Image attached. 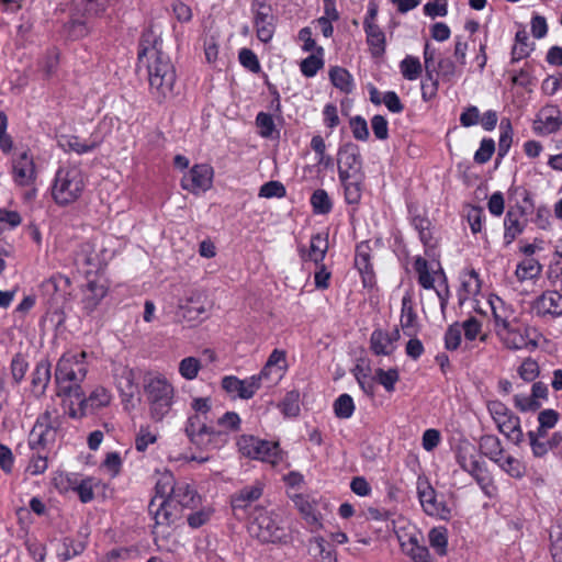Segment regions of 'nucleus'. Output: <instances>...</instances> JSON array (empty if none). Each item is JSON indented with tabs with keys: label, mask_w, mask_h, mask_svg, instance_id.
<instances>
[{
	"label": "nucleus",
	"mask_w": 562,
	"mask_h": 562,
	"mask_svg": "<svg viewBox=\"0 0 562 562\" xmlns=\"http://www.w3.org/2000/svg\"><path fill=\"white\" fill-rule=\"evenodd\" d=\"M143 393L148 413L154 422H161L175 403V387L168 379L158 372L143 374Z\"/></svg>",
	"instance_id": "nucleus-1"
},
{
	"label": "nucleus",
	"mask_w": 562,
	"mask_h": 562,
	"mask_svg": "<svg viewBox=\"0 0 562 562\" xmlns=\"http://www.w3.org/2000/svg\"><path fill=\"white\" fill-rule=\"evenodd\" d=\"M155 40L151 48L143 47V57L147 60L149 91L160 103L171 91L175 82V71L168 56L157 48Z\"/></svg>",
	"instance_id": "nucleus-2"
},
{
	"label": "nucleus",
	"mask_w": 562,
	"mask_h": 562,
	"mask_svg": "<svg viewBox=\"0 0 562 562\" xmlns=\"http://www.w3.org/2000/svg\"><path fill=\"white\" fill-rule=\"evenodd\" d=\"M176 482L171 473H164L155 483V496L148 505V514L155 525H170L175 521V514L168 509L169 497L172 495Z\"/></svg>",
	"instance_id": "nucleus-3"
},
{
	"label": "nucleus",
	"mask_w": 562,
	"mask_h": 562,
	"mask_svg": "<svg viewBox=\"0 0 562 562\" xmlns=\"http://www.w3.org/2000/svg\"><path fill=\"white\" fill-rule=\"evenodd\" d=\"M83 180L75 169H58L56 172L52 194L58 205L65 206L75 202L83 190Z\"/></svg>",
	"instance_id": "nucleus-4"
},
{
	"label": "nucleus",
	"mask_w": 562,
	"mask_h": 562,
	"mask_svg": "<svg viewBox=\"0 0 562 562\" xmlns=\"http://www.w3.org/2000/svg\"><path fill=\"white\" fill-rule=\"evenodd\" d=\"M487 408L498 430L514 445L520 446L524 441L520 418L499 401L490 402Z\"/></svg>",
	"instance_id": "nucleus-5"
},
{
	"label": "nucleus",
	"mask_w": 562,
	"mask_h": 562,
	"mask_svg": "<svg viewBox=\"0 0 562 562\" xmlns=\"http://www.w3.org/2000/svg\"><path fill=\"white\" fill-rule=\"evenodd\" d=\"M237 446L244 457L272 464L279 461L280 447L278 442L263 440L252 435H241Z\"/></svg>",
	"instance_id": "nucleus-6"
},
{
	"label": "nucleus",
	"mask_w": 562,
	"mask_h": 562,
	"mask_svg": "<svg viewBox=\"0 0 562 562\" xmlns=\"http://www.w3.org/2000/svg\"><path fill=\"white\" fill-rule=\"evenodd\" d=\"M339 180L348 178L364 179L359 146L348 142L341 145L337 154Z\"/></svg>",
	"instance_id": "nucleus-7"
},
{
	"label": "nucleus",
	"mask_w": 562,
	"mask_h": 562,
	"mask_svg": "<svg viewBox=\"0 0 562 562\" xmlns=\"http://www.w3.org/2000/svg\"><path fill=\"white\" fill-rule=\"evenodd\" d=\"M104 248L97 249L93 240H86L78 245L74 251V261L79 269H83L87 276L99 273L106 266Z\"/></svg>",
	"instance_id": "nucleus-8"
},
{
	"label": "nucleus",
	"mask_w": 562,
	"mask_h": 562,
	"mask_svg": "<svg viewBox=\"0 0 562 562\" xmlns=\"http://www.w3.org/2000/svg\"><path fill=\"white\" fill-rule=\"evenodd\" d=\"M41 293L47 306H64L71 296V280L60 273L42 282Z\"/></svg>",
	"instance_id": "nucleus-9"
},
{
	"label": "nucleus",
	"mask_w": 562,
	"mask_h": 562,
	"mask_svg": "<svg viewBox=\"0 0 562 562\" xmlns=\"http://www.w3.org/2000/svg\"><path fill=\"white\" fill-rule=\"evenodd\" d=\"M251 11L258 40L262 43L270 42L276 30V18L272 7L266 0H254Z\"/></svg>",
	"instance_id": "nucleus-10"
},
{
	"label": "nucleus",
	"mask_w": 562,
	"mask_h": 562,
	"mask_svg": "<svg viewBox=\"0 0 562 562\" xmlns=\"http://www.w3.org/2000/svg\"><path fill=\"white\" fill-rule=\"evenodd\" d=\"M57 425L52 422V414L46 411L38 416L29 435V446L32 450L45 448L56 439Z\"/></svg>",
	"instance_id": "nucleus-11"
},
{
	"label": "nucleus",
	"mask_w": 562,
	"mask_h": 562,
	"mask_svg": "<svg viewBox=\"0 0 562 562\" xmlns=\"http://www.w3.org/2000/svg\"><path fill=\"white\" fill-rule=\"evenodd\" d=\"M250 531L261 541L276 543L282 540L284 531L277 521L268 514L260 513L255 517Z\"/></svg>",
	"instance_id": "nucleus-12"
},
{
	"label": "nucleus",
	"mask_w": 562,
	"mask_h": 562,
	"mask_svg": "<svg viewBox=\"0 0 562 562\" xmlns=\"http://www.w3.org/2000/svg\"><path fill=\"white\" fill-rule=\"evenodd\" d=\"M417 494L424 512L430 516H439L442 519H448L450 509L442 502H438L436 491L428 482H418Z\"/></svg>",
	"instance_id": "nucleus-13"
},
{
	"label": "nucleus",
	"mask_w": 562,
	"mask_h": 562,
	"mask_svg": "<svg viewBox=\"0 0 562 562\" xmlns=\"http://www.w3.org/2000/svg\"><path fill=\"white\" fill-rule=\"evenodd\" d=\"M213 169L206 164L194 165L181 180L182 189L190 192L205 191L212 184Z\"/></svg>",
	"instance_id": "nucleus-14"
},
{
	"label": "nucleus",
	"mask_w": 562,
	"mask_h": 562,
	"mask_svg": "<svg viewBox=\"0 0 562 562\" xmlns=\"http://www.w3.org/2000/svg\"><path fill=\"white\" fill-rule=\"evenodd\" d=\"M537 316L555 318L562 315V294L558 291H546L532 303Z\"/></svg>",
	"instance_id": "nucleus-15"
},
{
	"label": "nucleus",
	"mask_w": 562,
	"mask_h": 562,
	"mask_svg": "<svg viewBox=\"0 0 562 562\" xmlns=\"http://www.w3.org/2000/svg\"><path fill=\"white\" fill-rule=\"evenodd\" d=\"M201 504V496L196 490L187 482H177L169 497L168 509L177 508H196Z\"/></svg>",
	"instance_id": "nucleus-16"
},
{
	"label": "nucleus",
	"mask_w": 562,
	"mask_h": 562,
	"mask_svg": "<svg viewBox=\"0 0 562 562\" xmlns=\"http://www.w3.org/2000/svg\"><path fill=\"white\" fill-rule=\"evenodd\" d=\"M262 495V486L260 483L255 485L244 486L238 492L234 493L231 497V505L234 515L238 518L244 517L247 514L248 507L258 501Z\"/></svg>",
	"instance_id": "nucleus-17"
},
{
	"label": "nucleus",
	"mask_w": 562,
	"mask_h": 562,
	"mask_svg": "<svg viewBox=\"0 0 562 562\" xmlns=\"http://www.w3.org/2000/svg\"><path fill=\"white\" fill-rule=\"evenodd\" d=\"M13 180L20 187H26L31 184L35 179V165L33 157L27 150L22 151L13 160Z\"/></svg>",
	"instance_id": "nucleus-18"
},
{
	"label": "nucleus",
	"mask_w": 562,
	"mask_h": 562,
	"mask_svg": "<svg viewBox=\"0 0 562 562\" xmlns=\"http://www.w3.org/2000/svg\"><path fill=\"white\" fill-rule=\"evenodd\" d=\"M371 248L368 241H361L356 247L355 266L359 270L364 286L374 282L373 267L370 261Z\"/></svg>",
	"instance_id": "nucleus-19"
},
{
	"label": "nucleus",
	"mask_w": 562,
	"mask_h": 562,
	"mask_svg": "<svg viewBox=\"0 0 562 562\" xmlns=\"http://www.w3.org/2000/svg\"><path fill=\"white\" fill-rule=\"evenodd\" d=\"M454 458L459 467L467 473L473 472L484 463L479 460L475 446L468 440L460 441L456 446Z\"/></svg>",
	"instance_id": "nucleus-20"
},
{
	"label": "nucleus",
	"mask_w": 562,
	"mask_h": 562,
	"mask_svg": "<svg viewBox=\"0 0 562 562\" xmlns=\"http://www.w3.org/2000/svg\"><path fill=\"white\" fill-rule=\"evenodd\" d=\"M540 119L535 121L533 130L538 134L549 135L558 132L562 126L561 112L557 106L541 110Z\"/></svg>",
	"instance_id": "nucleus-21"
},
{
	"label": "nucleus",
	"mask_w": 562,
	"mask_h": 562,
	"mask_svg": "<svg viewBox=\"0 0 562 562\" xmlns=\"http://www.w3.org/2000/svg\"><path fill=\"white\" fill-rule=\"evenodd\" d=\"M89 537L88 527L80 528L77 532V538L65 537L61 541L63 551L58 555L68 561L77 555H80L87 548Z\"/></svg>",
	"instance_id": "nucleus-22"
},
{
	"label": "nucleus",
	"mask_w": 562,
	"mask_h": 562,
	"mask_svg": "<svg viewBox=\"0 0 562 562\" xmlns=\"http://www.w3.org/2000/svg\"><path fill=\"white\" fill-rule=\"evenodd\" d=\"M111 402V395L103 386L95 387L88 397L80 402L81 415L94 414Z\"/></svg>",
	"instance_id": "nucleus-23"
},
{
	"label": "nucleus",
	"mask_w": 562,
	"mask_h": 562,
	"mask_svg": "<svg viewBox=\"0 0 562 562\" xmlns=\"http://www.w3.org/2000/svg\"><path fill=\"white\" fill-rule=\"evenodd\" d=\"M108 288L103 283L91 280L87 284V291L82 299L83 310L90 314L92 313L100 302L105 297Z\"/></svg>",
	"instance_id": "nucleus-24"
},
{
	"label": "nucleus",
	"mask_w": 562,
	"mask_h": 562,
	"mask_svg": "<svg viewBox=\"0 0 562 562\" xmlns=\"http://www.w3.org/2000/svg\"><path fill=\"white\" fill-rule=\"evenodd\" d=\"M117 389L123 397V402H128L134 396L140 402V389L138 383L135 382V372L130 369H124L117 378Z\"/></svg>",
	"instance_id": "nucleus-25"
},
{
	"label": "nucleus",
	"mask_w": 562,
	"mask_h": 562,
	"mask_svg": "<svg viewBox=\"0 0 562 562\" xmlns=\"http://www.w3.org/2000/svg\"><path fill=\"white\" fill-rule=\"evenodd\" d=\"M479 451L492 462H498L504 454V447L495 435H483L479 439Z\"/></svg>",
	"instance_id": "nucleus-26"
},
{
	"label": "nucleus",
	"mask_w": 562,
	"mask_h": 562,
	"mask_svg": "<svg viewBox=\"0 0 562 562\" xmlns=\"http://www.w3.org/2000/svg\"><path fill=\"white\" fill-rule=\"evenodd\" d=\"M411 222L414 228L418 232L420 241L426 247L425 254L430 256V251L436 247V241L434 240L431 232V222L419 214H413Z\"/></svg>",
	"instance_id": "nucleus-27"
},
{
	"label": "nucleus",
	"mask_w": 562,
	"mask_h": 562,
	"mask_svg": "<svg viewBox=\"0 0 562 562\" xmlns=\"http://www.w3.org/2000/svg\"><path fill=\"white\" fill-rule=\"evenodd\" d=\"M367 34V43L370 47V52L372 57H381L385 53V34L379 27L378 24H367V27H363Z\"/></svg>",
	"instance_id": "nucleus-28"
},
{
	"label": "nucleus",
	"mask_w": 562,
	"mask_h": 562,
	"mask_svg": "<svg viewBox=\"0 0 562 562\" xmlns=\"http://www.w3.org/2000/svg\"><path fill=\"white\" fill-rule=\"evenodd\" d=\"M310 552L318 562H337L333 544L322 537H315L310 541Z\"/></svg>",
	"instance_id": "nucleus-29"
},
{
	"label": "nucleus",
	"mask_w": 562,
	"mask_h": 562,
	"mask_svg": "<svg viewBox=\"0 0 562 562\" xmlns=\"http://www.w3.org/2000/svg\"><path fill=\"white\" fill-rule=\"evenodd\" d=\"M201 447L212 446L213 448H220L228 440V431L217 429L214 426L203 424L201 425Z\"/></svg>",
	"instance_id": "nucleus-30"
},
{
	"label": "nucleus",
	"mask_w": 562,
	"mask_h": 562,
	"mask_svg": "<svg viewBox=\"0 0 562 562\" xmlns=\"http://www.w3.org/2000/svg\"><path fill=\"white\" fill-rule=\"evenodd\" d=\"M329 79L333 86L344 93H350L353 90V80L350 72L342 67H331L329 70Z\"/></svg>",
	"instance_id": "nucleus-31"
},
{
	"label": "nucleus",
	"mask_w": 562,
	"mask_h": 562,
	"mask_svg": "<svg viewBox=\"0 0 562 562\" xmlns=\"http://www.w3.org/2000/svg\"><path fill=\"white\" fill-rule=\"evenodd\" d=\"M542 266L535 258H526L517 265L515 276L520 282L540 277Z\"/></svg>",
	"instance_id": "nucleus-32"
},
{
	"label": "nucleus",
	"mask_w": 562,
	"mask_h": 562,
	"mask_svg": "<svg viewBox=\"0 0 562 562\" xmlns=\"http://www.w3.org/2000/svg\"><path fill=\"white\" fill-rule=\"evenodd\" d=\"M428 541L430 547L440 557L448 552V530L445 527L431 528L428 532Z\"/></svg>",
	"instance_id": "nucleus-33"
},
{
	"label": "nucleus",
	"mask_w": 562,
	"mask_h": 562,
	"mask_svg": "<svg viewBox=\"0 0 562 562\" xmlns=\"http://www.w3.org/2000/svg\"><path fill=\"white\" fill-rule=\"evenodd\" d=\"M323 55L324 48L317 47L314 54L310 55L308 57L304 58L301 61L300 68L305 77H314L317 74V71L324 67Z\"/></svg>",
	"instance_id": "nucleus-34"
},
{
	"label": "nucleus",
	"mask_w": 562,
	"mask_h": 562,
	"mask_svg": "<svg viewBox=\"0 0 562 562\" xmlns=\"http://www.w3.org/2000/svg\"><path fill=\"white\" fill-rule=\"evenodd\" d=\"M370 348L376 356H390L394 347H391L389 335L382 329H374L370 337Z\"/></svg>",
	"instance_id": "nucleus-35"
},
{
	"label": "nucleus",
	"mask_w": 562,
	"mask_h": 562,
	"mask_svg": "<svg viewBox=\"0 0 562 562\" xmlns=\"http://www.w3.org/2000/svg\"><path fill=\"white\" fill-rule=\"evenodd\" d=\"M58 146L65 151H76L77 154H85L92 151L95 148V143L90 145L81 144L79 137L76 135H60L57 139Z\"/></svg>",
	"instance_id": "nucleus-36"
},
{
	"label": "nucleus",
	"mask_w": 562,
	"mask_h": 562,
	"mask_svg": "<svg viewBox=\"0 0 562 562\" xmlns=\"http://www.w3.org/2000/svg\"><path fill=\"white\" fill-rule=\"evenodd\" d=\"M501 135L496 162L504 158L513 143V127L509 119H503L499 124Z\"/></svg>",
	"instance_id": "nucleus-37"
},
{
	"label": "nucleus",
	"mask_w": 562,
	"mask_h": 562,
	"mask_svg": "<svg viewBox=\"0 0 562 562\" xmlns=\"http://www.w3.org/2000/svg\"><path fill=\"white\" fill-rule=\"evenodd\" d=\"M78 12L82 14L98 16L105 12L109 0H72Z\"/></svg>",
	"instance_id": "nucleus-38"
},
{
	"label": "nucleus",
	"mask_w": 562,
	"mask_h": 562,
	"mask_svg": "<svg viewBox=\"0 0 562 562\" xmlns=\"http://www.w3.org/2000/svg\"><path fill=\"white\" fill-rule=\"evenodd\" d=\"M328 250V239L327 236H323L322 234H316L311 238L308 258L315 262V265H319L323 262L326 252Z\"/></svg>",
	"instance_id": "nucleus-39"
},
{
	"label": "nucleus",
	"mask_w": 562,
	"mask_h": 562,
	"mask_svg": "<svg viewBox=\"0 0 562 562\" xmlns=\"http://www.w3.org/2000/svg\"><path fill=\"white\" fill-rule=\"evenodd\" d=\"M504 226V239L506 245L512 244L515 238L524 231V225L519 222L517 214L512 210L507 211L506 213Z\"/></svg>",
	"instance_id": "nucleus-40"
},
{
	"label": "nucleus",
	"mask_w": 562,
	"mask_h": 562,
	"mask_svg": "<svg viewBox=\"0 0 562 562\" xmlns=\"http://www.w3.org/2000/svg\"><path fill=\"white\" fill-rule=\"evenodd\" d=\"M50 381V363L48 360H41L37 362L34 372L32 373V386L45 391Z\"/></svg>",
	"instance_id": "nucleus-41"
},
{
	"label": "nucleus",
	"mask_w": 562,
	"mask_h": 562,
	"mask_svg": "<svg viewBox=\"0 0 562 562\" xmlns=\"http://www.w3.org/2000/svg\"><path fill=\"white\" fill-rule=\"evenodd\" d=\"M345 191V200L348 204H358L362 195L364 179L348 178L340 180Z\"/></svg>",
	"instance_id": "nucleus-42"
},
{
	"label": "nucleus",
	"mask_w": 562,
	"mask_h": 562,
	"mask_svg": "<svg viewBox=\"0 0 562 562\" xmlns=\"http://www.w3.org/2000/svg\"><path fill=\"white\" fill-rule=\"evenodd\" d=\"M562 443V432L555 431L548 440L536 441L532 445V456L535 458H544L549 450L558 448Z\"/></svg>",
	"instance_id": "nucleus-43"
},
{
	"label": "nucleus",
	"mask_w": 562,
	"mask_h": 562,
	"mask_svg": "<svg viewBox=\"0 0 562 562\" xmlns=\"http://www.w3.org/2000/svg\"><path fill=\"white\" fill-rule=\"evenodd\" d=\"M506 474L514 479H521L526 474V465L513 456L502 458L495 462Z\"/></svg>",
	"instance_id": "nucleus-44"
},
{
	"label": "nucleus",
	"mask_w": 562,
	"mask_h": 562,
	"mask_svg": "<svg viewBox=\"0 0 562 562\" xmlns=\"http://www.w3.org/2000/svg\"><path fill=\"white\" fill-rule=\"evenodd\" d=\"M490 304L493 311V317L495 321L496 327H502L503 329H508L510 326L508 322V317L512 314V311H509L505 304L504 301L495 296V299L490 300Z\"/></svg>",
	"instance_id": "nucleus-45"
},
{
	"label": "nucleus",
	"mask_w": 562,
	"mask_h": 562,
	"mask_svg": "<svg viewBox=\"0 0 562 562\" xmlns=\"http://www.w3.org/2000/svg\"><path fill=\"white\" fill-rule=\"evenodd\" d=\"M282 414L286 417H296L300 414V392L289 391L279 404Z\"/></svg>",
	"instance_id": "nucleus-46"
},
{
	"label": "nucleus",
	"mask_w": 562,
	"mask_h": 562,
	"mask_svg": "<svg viewBox=\"0 0 562 562\" xmlns=\"http://www.w3.org/2000/svg\"><path fill=\"white\" fill-rule=\"evenodd\" d=\"M400 69L406 80H416L423 72V66L417 57L407 55L401 63Z\"/></svg>",
	"instance_id": "nucleus-47"
},
{
	"label": "nucleus",
	"mask_w": 562,
	"mask_h": 562,
	"mask_svg": "<svg viewBox=\"0 0 562 562\" xmlns=\"http://www.w3.org/2000/svg\"><path fill=\"white\" fill-rule=\"evenodd\" d=\"M311 205L315 214H328L333 209L331 200L324 189H317L311 196Z\"/></svg>",
	"instance_id": "nucleus-48"
},
{
	"label": "nucleus",
	"mask_w": 562,
	"mask_h": 562,
	"mask_svg": "<svg viewBox=\"0 0 562 562\" xmlns=\"http://www.w3.org/2000/svg\"><path fill=\"white\" fill-rule=\"evenodd\" d=\"M414 269L418 274V283L426 290L435 289V278L429 272L428 261L418 256L414 261Z\"/></svg>",
	"instance_id": "nucleus-49"
},
{
	"label": "nucleus",
	"mask_w": 562,
	"mask_h": 562,
	"mask_svg": "<svg viewBox=\"0 0 562 562\" xmlns=\"http://www.w3.org/2000/svg\"><path fill=\"white\" fill-rule=\"evenodd\" d=\"M334 413L336 417L341 419L350 418L355 412V403L349 394L339 395L334 402Z\"/></svg>",
	"instance_id": "nucleus-50"
},
{
	"label": "nucleus",
	"mask_w": 562,
	"mask_h": 562,
	"mask_svg": "<svg viewBox=\"0 0 562 562\" xmlns=\"http://www.w3.org/2000/svg\"><path fill=\"white\" fill-rule=\"evenodd\" d=\"M516 45L512 49V63H517L530 55L528 48V34L525 30H520L515 35Z\"/></svg>",
	"instance_id": "nucleus-51"
},
{
	"label": "nucleus",
	"mask_w": 562,
	"mask_h": 562,
	"mask_svg": "<svg viewBox=\"0 0 562 562\" xmlns=\"http://www.w3.org/2000/svg\"><path fill=\"white\" fill-rule=\"evenodd\" d=\"M10 370L13 383L19 385L25 376L26 371L29 370V362L25 359V356L21 352H18L13 356Z\"/></svg>",
	"instance_id": "nucleus-52"
},
{
	"label": "nucleus",
	"mask_w": 562,
	"mask_h": 562,
	"mask_svg": "<svg viewBox=\"0 0 562 562\" xmlns=\"http://www.w3.org/2000/svg\"><path fill=\"white\" fill-rule=\"evenodd\" d=\"M374 379L381 384L387 392H393L395 384L400 379L398 370L391 368L387 371L379 368L375 370Z\"/></svg>",
	"instance_id": "nucleus-53"
},
{
	"label": "nucleus",
	"mask_w": 562,
	"mask_h": 562,
	"mask_svg": "<svg viewBox=\"0 0 562 562\" xmlns=\"http://www.w3.org/2000/svg\"><path fill=\"white\" fill-rule=\"evenodd\" d=\"M411 549L407 551L408 557L414 562H436L431 557L429 549L418 543L415 537L409 538Z\"/></svg>",
	"instance_id": "nucleus-54"
},
{
	"label": "nucleus",
	"mask_w": 562,
	"mask_h": 562,
	"mask_svg": "<svg viewBox=\"0 0 562 562\" xmlns=\"http://www.w3.org/2000/svg\"><path fill=\"white\" fill-rule=\"evenodd\" d=\"M203 424L204 423H201V420H200V416L198 414H194L188 418V420L186 423V427H184V432H186L187 437L193 445H195L198 447H201V442H202L201 425H203Z\"/></svg>",
	"instance_id": "nucleus-55"
},
{
	"label": "nucleus",
	"mask_w": 562,
	"mask_h": 562,
	"mask_svg": "<svg viewBox=\"0 0 562 562\" xmlns=\"http://www.w3.org/2000/svg\"><path fill=\"white\" fill-rule=\"evenodd\" d=\"M258 195L265 199H281L286 195V189L282 182L278 180H270L260 187Z\"/></svg>",
	"instance_id": "nucleus-56"
},
{
	"label": "nucleus",
	"mask_w": 562,
	"mask_h": 562,
	"mask_svg": "<svg viewBox=\"0 0 562 562\" xmlns=\"http://www.w3.org/2000/svg\"><path fill=\"white\" fill-rule=\"evenodd\" d=\"M505 330H506V334L503 335L502 337H503L504 344L509 349L519 350V349H524L528 346L529 339L527 336H525L524 334H521L518 330L512 329L510 326L508 327V329H505Z\"/></svg>",
	"instance_id": "nucleus-57"
},
{
	"label": "nucleus",
	"mask_w": 562,
	"mask_h": 562,
	"mask_svg": "<svg viewBox=\"0 0 562 562\" xmlns=\"http://www.w3.org/2000/svg\"><path fill=\"white\" fill-rule=\"evenodd\" d=\"M436 67L443 82H452L459 72L456 63L447 57H440Z\"/></svg>",
	"instance_id": "nucleus-58"
},
{
	"label": "nucleus",
	"mask_w": 562,
	"mask_h": 562,
	"mask_svg": "<svg viewBox=\"0 0 562 562\" xmlns=\"http://www.w3.org/2000/svg\"><path fill=\"white\" fill-rule=\"evenodd\" d=\"M201 368L200 360L194 357H187L179 363V373L187 380H193L196 378Z\"/></svg>",
	"instance_id": "nucleus-59"
},
{
	"label": "nucleus",
	"mask_w": 562,
	"mask_h": 562,
	"mask_svg": "<svg viewBox=\"0 0 562 562\" xmlns=\"http://www.w3.org/2000/svg\"><path fill=\"white\" fill-rule=\"evenodd\" d=\"M495 151V142L492 138H483L479 149L474 154V161L476 164H486Z\"/></svg>",
	"instance_id": "nucleus-60"
},
{
	"label": "nucleus",
	"mask_w": 562,
	"mask_h": 562,
	"mask_svg": "<svg viewBox=\"0 0 562 562\" xmlns=\"http://www.w3.org/2000/svg\"><path fill=\"white\" fill-rule=\"evenodd\" d=\"M238 59L243 67L254 74H258L261 70L257 55L249 48H241L238 54Z\"/></svg>",
	"instance_id": "nucleus-61"
},
{
	"label": "nucleus",
	"mask_w": 562,
	"mask_h": 562,
	"mask_svg": "<svg viewBox=\"0 0 562 562\" xmlns=\"http://www.w3.org/2000/svg\"><path fill=\"white\" fill-rule=\"evenodd\" d=\"M256 125L259 127L260 136L269 138L276 131V124L271 114L259 112L256 116Z\"/></svg>",
	"instance_id": "nucleus-62"
},
{
	"label": "nucleus",
	"mask_w": 562,
	"mask_h": 562,
	"mask_svg": "<svg viewBox=\"0 0 562 562\" xmlns=\"http://www.w3.org/2000/svg\"><path fill=\"white\" fill-rule=\"evenodd\" d=\"M285 361H286V355H285L284 350L274 349L270 353L266 363L268 364V367L273 368L276 380L281 379L283 369L285 368Z\"/></svg>",
	"instance_id": "nucleus-63"
},
{
	"label": "nucleus",
	"mask_w": 562,
	"mask_h": 562,
	"mask_svg": "<svg viewBox=\"0 0 562 562\" xmlns=\"http://www.w3.org/2000/svg\"><path fill=\"white\" fill-rule=\"evenodd\" d=\"M68 36L72 40H79L89 34V26L86 20H71L65 25Z\"/></svg>",
	"instance_id": "nucleus-64"
}]
</instances>
